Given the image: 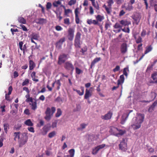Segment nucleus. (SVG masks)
I'll list each match as a JSON object with an SVG mask.
<instances>
[{"instance_id": "nucleus-30", "label": "nucleus", "mask_w": 157, "mask_h": 157, "mask_svg": "<svg viewBox=\"0 0 157 157\" xmlns=\"http://www.w3.org/2000/svg\"><path fill=\"white\" fill-rule=\"evenodd\" d=\"M96 18L97 20V21H98H98H101L104 19V16L100 15H98Z\"/></svg>"}, {"instance_id": "nucleus-49", "label": "nucleus", "mask_w": 157, "mask_h": 157, "mask_svg": "<svg viewBox=\"0 0 157 157\" xmlns=\"http://www.w3.org/2000/svg\"><path fill=\"white\" fill-rule=\"evenodd\" d=\"M135 38L136 39V42L137 43H139L142 41V39L140 36H139L137 38H136V37Z\"/></svg>"}, {"instance_id": "nucleus-19", "label": "nucleus", "mask_w": 157, "mask_h": 157, "mask_svg": "<svg viewBox=\"0 0 157 157\" xmlns=\"http://www.w3.org/2000/svg\"><path fill=\"white\" fill-rule=\"evenodd\" d=\"M132 18L134 20L133 23L138 25L140 21V17L138 15H135Z\"/></svg>"}, {"instance_id": "nucleus-12", "label": "nucleus", "mask_w": 157, "mask_h": 157, "mask_svg": "<svg viewBox=\"0 0 157 157\" xmlns=\"http://www.w3.org/2000/svg\"><path fill=\"white\" fill-rule=\"evenodd\" d=\"M152 49V47L151 46V45H149L148 46H147L146 48V50L144 52V54L142 56L140 57V58L139 59V60L137 61L136 62H134V63L135 64L136 63H138L139 61H140V60H141L144 57V55L145 54H146L150 52L151 51Z\"/></svg>"}, {"instance_id": "nucleus-37", "label": "nucleus", "mask_w": 157, "mask_h": 157, "mask_svg": "<svg viewBox=\"0 0 157 157\" xmlns=\"http://www.w3.org/2000/svg\"><path fill=\"white\" fill-rule=\"evenodd\" d=\"M4 130L6 133H7L8 131V129L9 128V125L7 123H5L4 124Z\"/></svg>"}, {"instance_id": "nucleus-7", "label": "nucleus", "mask_w": 157, "mask_h": 157, "mask_svg": "<svg viewBox=\"0 0 157 157\" xmlns=\"http://www.w3.org/2000/svg\"><path fill=\"white\" fill-rule=\"evenodd\" d=\"M156 96V94L154 91H152L148 97V99L149 100L148 101L144 100L141 101L142 102H150L152 101L155 98Z\"/></svg>"}, {"instance_id": "nucleus-48", "label": "nucleus", "mask_w": 157, "mask_h": 157, "mask_svg": "<svg viewBox=\"0 0 157 157\" xmlns=\"http://www.w3.org/2000/svg\"><path fill=\"white\" fill-rule=\"evenodd\" d=\"M75 70L77 74L79 75L82 73V71L77 67L75 68Z\"/></svg>"}, {"instance_id": "nucleus-28", "label": "nucleus", "mask_w": 157, "mask_h": 157, "mask_svg": "<svg viewBox=\"0 0 157 157\" xmlns=\"http://www.w3.org/2000/svg\"><path fill=\"white\" fill-rule=\"evenodd\" d=\"M29 69L30 70H32L35 67V65L33 60H29Z\"/></svg>"}, {"instance_id": "nucleus-61", "label": "nucleus", "mask_w": 157, "mask_h": 157, "mask_svg": "<svg viewBox=\"0 0 157 157\" xmlns=\"http://www.w3.org/2000/svg\"><path fill=\"white\" fill-rule=\"evenodd\" d=\"M120 69V67L119 66H117L115 68L113 69V71L114 72H115L118 71Z\"/></svg>"}, {"instance_id": "nucleus-60", "label": "nucleus", "mask_w": 157, "mask_h": 157, "mask_svg": "<svg viewBox=\"0 0 157 157\" xmlns=\"http://www.w3.org/2000/svg\"><path fill=\"white\" fill-rule=\"evenodd\" d=\"M12 87L11 86H10L8 88V94H6L8 95H10L12 91Z\"/></svg>"}, {"instance_id": "nucleus-39", "label": "nucleus", "mask_w": 157, "mask_h": 157, "mask_svg": "<svg viewBox=\"0 0 157 157\" xmlns=\"http://www.w3.org/2000/svg\"><path fill=\"white\" fill-rule=\"evenodd\" d=\"M32 109L33 110H35L37 108V103L36 101H35L32 103L31 104Z\"/></svg>"}, {"instance_id": "nucleus-35", "label": "nucleus", "mask_w": 157, "mask_h": 157, "mask_svg": "<svg viewBox=\"0 0 157 157\" xmlns=\"http://www.w3.org/2000/svg\"><path fill=\"white\" fill-rule=\"evenodd\" d=\"M18 21L20 23L23 24H25L26 23L25 20L23 17H19L18 18Z\"/></svg>"}, {"instance_id": "nucleus-59", "label": "nucleus", "mask_w": 157, "mask_h": 157, "mask_svg": "<svg viewBox=\"0 0 157 157\" xmlns=\"http://www.w3.org/2000/svg\"><path fill=\"white\" fill-rule=\"evenodd\" d=\"M55 101L58 102H63L62 98L60 97H58L55 100Z\"/></svg>"}, {"instance_id": "nucleus-36", "label": "nucleus", "mask_w": 157, "mask_h": 157, "mask_svg": "<svg viewBox=\"0 0 157 157\" xmlns=\"http://www.w3.org/2000/svg\"><path fill=\"white\" fill-rule=\"evenodd\" d=\"M46 22V20L45 19L40 18L38 20V23L40 24H43L44 23H45Z\"/></svg>"}, {"instance_id": "nucleus-56", "label": "nucleus", "mask_w": 157, "mask_h": 157, "mask_svg": "<svg viewBox=\"0 0 157 157\" xmlns=\"http://www.w3.org/2000/svg\"><path fill=\"white\" fill-rule=\"evenodd\" d=\"M5 107L6 105H0V109H1V111L2 112H4L5 111Z\"/></svg>"}, {"instance_id": "nucleus-6", "label": "nucleus", "mask_w": 157, "mask_h": 157, "mask_svg": "<svg viewBox=\"0 0 157 157\" xmlns=\"http://www.w3.org/2000/svg\"><path fill=\"white\" fill-rule=\"evenodd\" d=\"M81 34L80 32L77 33L75 40V45L76 47L80 48V39Z\"/></svg>"}, {"instance_id": "nucleus-26", "label": "nucleus", "mask_w": 157, "mask_h": 157, "mask_svg": "<svg viewBox=\"0 0 157 157\" xmlns=\"http://www.w3.org/2000/svg\"><path fill=\"white\" fill-rule=\"evenodd\" d=\"M157 104V100H156L153 104L149 108L148 111L149 112H152L154 108Z\"/></svg>"}, {"instance_id": "nucleus-23", "label": "nucleus", "mask_w": 157, "mask_h": 157, "mask_svg": "<svg viewBox=\"0 0 157 157\" xmlns=\"http://www.w3.org/2000/svg\"><path fill=\"white\" fill-rule=\"evenodd\" d=\"M101 60V58L100 57L96 58H95L93 61L91 62L90 68H92V67L94 66L95 63L98 62Z\"/></svg>"}, {"instance_id": "nucleus-29", "label": "nucleus", "mask_w": 157, "mask_h": 157, "mask_svg": "<svg viewBox=\"0 0 157 157\" xmlns=\"http://www.w3.org/2000/svg\"><path fill=\"white\" fill-rule=\"evenodd\" d=\"M61 4V2L60 0L55 1L52 3L53 6L54 7H57L59 5Z\"/></svg>"}, {"instance_id": "nucleus-63", "label": "nucleus", "mask_w": 157, "mask_h": 157, "mask_svg": "<svg viewBox=\"0 0 157 157\" xmlns=\"http://www.w3.org/2000/svg\"><path fill=\"white\" fill-rule=\"evenodd\" d=\"M20 27H21L22 28V29L23 31H27V29L25 27V26L22 25H20Z\"/></svg>"}, {"instance_id": "nucleus-40", "label": "nucleus", "mask_w": 157, "mask_h": 157, "mask_svg": "<svg viewBox=\"0 0 157 157\" xmlns=\"http://www.w3.org/2000/svg\"><path fill=\"white\" fill-rule=\"evenodd\" d=\"M62 114V111L60 109H58L57 112L56 114V117H59Z\"/></svg>"}, {"instance_id": "nucleus-64", "label": "nucleus", "mask_w": 157, "mask_h": 157, "mask_svg": "<svg viewBox=\"0 0 157 157\" xmlns=\"http://www.w3.org/2000/svg\"><path fill=\"white\" fill-rule=\"evenodd\" d=\"M21 124H18L15 126V128L16 130H19L21 127Z\"/></svg>"}, {"instance_id": "nucleus-13", "label": "nucleus", "mask_w": 157, "mask_h": 157, "mask_svg": "<svg viewBox=\"0 0 157 157\" xmlns=\"http://www.w3.org/2000/svg\"><path fill=\"white\" fill-rule=\"evenodd\" d=\"M105 144H103L100 145H99L97 147H96L94 148L92 151V153L93 154L95 155L96 154L98 151L101 149L103 148L105 146Z\"/></svg>"}, {"instance_id": "nucleus-4", "label": "nucleus", "mask_w": 157, "mask_h": 157, "mask_svg": "<svg viewBox=\"0 0 157 157\" xmlns=\"http://www.w3.org/2000/svg\"><path fill=\"white\" fill-rule=\"evenodd\" d=\"M28 139L27 133H22L18 140L19 146L21 147H22L27 142Z\"/></svg>"}, {"instance_id": "nucleus-34", "label": "nucleus", "mask_w": 157, "mask_h": 157, "mask_svg": "<svg viewBox=\"0 0 157 157\" xmlns=\"http://www.w3.org/2000/svg\"><path fill=\"white\" fill-rule=\"evenodd\" d=\"M25 124L29 126H32L33 125V123L31 122V121L30 119H28L25 122Z\"/></svg>"}, {"instance_id": "nucleus-42", "label": "nucleus", "mask_w": 157, "mask_h": 157, "mask_svg": "<svg viewBox=\"0 0 157 157\" xmlns=\"http://www.w3.org/2000/svg\"><path fill=\"white\" fill-rule=\"evenodd\" d=\"M20 133L19 132H15L14 133V140H16V138H18V139H20Z\"/></svg>"}, {"instance_id": "nucleus-25", "label": "nucleus", "mask_w": 157, "mask_h": 157, "mask_svg": "<svg viewBox=\"0 0 157 157\" xmlns=\"http://www.w3.org/2000/svg\"><path fill=\"white\" fill-rule=\"evenodd\" d=\"M87 22L88 24L90 25L93 24L94 25H97L98 24V22L95 20H92V19H88Z\"/></svg>"}, {"instance_id": "nucleus-41", "label": "nucleus", "mask_w": 157, "mask_h": 157, "mask_svg": "<svg viewBox=\"0 0 157 157\" xmlns=\"http://www.w3.org/2000/svg\"><path fill=\"white\" fill-rule=\"evenodd\" d=\"M56 133L55 131H53L48 134V136L50 138H52L56 135Z\"/></svg>"}, {"instance_id": "nucleus-22", "label": "nucleus", "mask_w": 157, "mask_h": 157, "mask_svg": "<svg viewBox=\"0 0 157 157\" xmlns=\"http://www.w3.org/2000/svg\"><path fill=\"white\" fill-rule=\"evenodd\" d=\"M124 75H120V79L118 80L117 85H119L120 84H121L124 82Z\"/></svg>"}, {"instance_id": "nucleus-57", "label": "nucleus", "mask_w": 157, "mask_h": 157, "mask_svg": "<svg viewBox=\"0 0 157 157\" xmlns=\"http://www.w3.org/2000/svg\"><path fill=\"white\" fill-rule=\"evenodd\" d=\"M55 29L57 31H60L63 30L62 28L59 25L56 26L55 27Z\"/></svg>"}, {"instance_id": "nucleus-52", "label": "nucleus", "mask_w": 157, "mask_h": 157, "mask_svg": "<svg viewBox=\"0 0 157 157\" xmlns=\"http://www.w3.org/2000/svg\"><path fill=\"white\" fill-rule=\"evenodd\" d=\"M113 27L115 29L121 28L122 27L119 23H116L114 25Z\"/></svg>"}, {"instance_id": "nucleus-16", "label": "nucleus", "mask_w": 157, "mask_h": 157, "mask_svg": "<svg viewBox=\"0 0 157 157\" xmlns=\"http://www.w3.org/2000/svg\"><path fill=\"white\" fill-rule=\"evenodd\" d=\"M65 41V38L64 37L60 39L56 44V47L58 48H60L62 46L63 42Z\"/></svg>"}, {"instance_id": "nucleus-3", "label": "nucleus", "mask_w": 157, "mask_h": 157, "mask_svg": "<svg viewBox=\"0 0 157 157\" xmlns=\"http://www.w3.org/2000/svg\"><path fill=\"white\" fill-rule=\"evenodd\" d=\"M55 111L56 108L54 107H52L51 109L47 107L45 112L46 115L44 117L45 119L48 121H49Z\"/></svg>"}, {"instance_id": "nucleus-21", "label": "nucleus", "mask_w": 157, "mask_h": 157, "mask_svg": "<svg viewBox=\"0 0 157 157\" xmlns=\"http://www.w3.org/2000/svg\"><path fill=\"white\" fill-rule=\"evenodd\" d=\"M91 96V93L90 90L86 89V90L85 94L84 95V98L87 99Z\"/></svg>"}, {"instance_id": "nucleus-47", "label": "nucleus", "mask_w": 157, "mask_h": 157, "mask_svg": "<svg viewBox=\"0 0 157 157\" xmlns=\"http://www.w3.org/2000/svg\"><path fill=\"white\" fill-rule=\"evenodd\" d=\"M52 6V3L50 2H48L46 5V9L47 10L50 9Z\"/></svg>"}, {"instance_id": "nucleus-27", "label": "nucleus", "mask_w": 157, "mask_h": 157, "mask_svg": "<svg viewBox=\"0 0 157 157\" xmlns=\"http://www.w3.org/2000/svg\"><path fill=\"white\" fill-rule=\"evenodd\" d=\"M124 8L126 10L130 11L133 9V7L131 4L128 3L127 6H124Z\"/></svg>"}, {"instance_id": "nucleus-24", "label": "nucleus", "mask_w": 157, "mask_h": 157, "mask_svg": "<svg viewBox=\"0 0 157 157\" xmlns=\"http://www.w3.org/2000/svg\"><path fill=\"white\" fill-rule=\"evenodd\" d=\"M39 37L40 36L39 33H33L31 35V38H32V39L35 40H38Z\"/></svg>"}, {"instance_id": "nucleus-32", "label": "nucleus", "mask_w": 157, "mask_h": 157, "mask_svg": "<svg viewBox=\"0 0 157 157\" xmlns=\"http://www.w3.org/2000/svg\"><path fill=\"white\" fill-rule=\"evenodd\" d=\"M92 2V5L94 6V7L97 10H99V7L98 3V2H97L96 3L95 2V1Z\"/></svg>"}, {"instance_id": "nucleus-38", "label": "nucleus", "mask_w": 157, "mask_h": 157, "mask_svg": "<svg viewBox=\"0 0 157 157\" xmlns=\"http://www.w3.org/2000/svg\"><path fill=\"white\" fill-rule=\"evenodd\" d=\"M103 7H104L107 13L109 14H110L111 11V7H109V8L107 7L105 5H104Z\"/></svg>"}, {"instance_id": "nucleus-31", "label": "nucleus", "mask_w": 157, "mask_h": 157, "mask_svg": "<svg viewBox=\"0 0 157 157\" xmlns=\"http://www.w3.org/2000/svg\"><path fill=\"white\" fill-rule=\"evenodd\" d=\"M36 74V73L35 72H33L31 75V77L32 78V80L33 81H35L36 82H37L39 81V80L35 78Z\"/></svg>"}, {"instance_id": "nucleus-62", "label": "nucleus", "mask_w": 157, "mask_h": 157, "mask_svg": "<svg viewBox=\"0 0 157 157\" xmlns=\"http://www.w3.org/2000/svg\"><path fill=\"white\" fill-rule=\"evenodd\" d=\"M90 13L92 15L94 13V11L93 7L91 6H90L89 8Z\"/></svg>"}, {"instance_id": "nucleus-51", "label": "nucleus", "mask_w": 157, "mask_h": 157, "mask_svg": "<svg viewBox=\"0 0 157 157\" xmlns=\"http://www.w3.org/2000/svg\"><path fill=\"white\" fill-rule=\"evenodd\" d=\"M76 2V0H71L69 2L68 4L69 6H71L72 5L75 4Z\"/></svg>"}, {"instance_id": "nucleus-53", "label": "nucleus", "mask_w": 157, "mask_h": 157, "mask_svg": "<svg viewBox=\"0 0 157 157\" xmlns=\"http://www.w3.org/2000/svg\"><path fill=\"white\" fill-rule=\"evenodd\" d=\"M64 23L65 24L69 25L70 24V20L68 18H66L64 19Z\"/></svg>"}, {"instance_id": "nucleus-20", "label": "nucleus", "mask_w": 157, "mask_h": 157, "mask_svg": "<svg viewBox=\"0 0 157 157\" xmlns=\"http://www.w3.org/2000/svg\"><path fill=\"white\" fill-rule=\"evenodd\" d=\"M120 23L122 25L124 26H128L131 24L129 21H128L126 20H122L120 21Z\"/></svg>"}, {"instance_id": "nucleus-55", "label": "nucleus", "mask_w": 157, "mask_h": 157, "mask_svg": "<svg viewBox=\"0 0 157 157\" xmlns=\"http://www.w3.org/2000/svg\"><path fill=\"white\" fill-rule=\"evenodd\" d=\"M121 30L125 33H129L130 32V29L128 27H127L126 29L125 28L122 29Z\"/></svg>"}, {"instance_id": "nucleus-45", "label": "nucleus", "mask_w": 157, "mask_h": 157, "mask_svg": "<svg viewBox=\"0 0 157 157\" xmlns=\"http://www.w3.org/2000/svg\"><path fill=\"white\" fill-rule=\"evenodd\" d=\"M156 76H157V72H154L151 75V78L154 80H157Z\"/></svg>"}, {"instance_id": "nucleus-14", "label": "nucleus", "mask_w": 157, "mask_h": 157, "mask_svg": "<svg viewBox=\"0 0 157 157\" xmlns=\"http://www.w3.org/2000/svg\"><path fill=\"white\" fill-rule=\"evenodd\" d=\"M64 67L67 69L73 71L74 67L72 64L69 62H67L65 63Z\"/></svg>"}, {"instance_id": "nucleus-46", "label": "nucleus", "mask_w": 157, "mask_h": 157, "mask_svg": "<svg viewBox=\"0 0 157 157\" xmlns=\"http://www.w3.org/2000/svg\"><path fill=\"white\" fill-rule=\"evenodd\" d=\"M87 125V124L84 123L82 124H80V128H78V130H82L85 128L86 127Z\"/></svg>"}, {"instance_id": "nucleus-10", "label": "nucleus", "mask_w": 157, "mask_h": 157, "mask_svg": "<svg viewBox=\"0 0 157 157\" xmlns=\"http://www.w3.org/2000/svg\"><path fill=\"white\" fill-rule=\"evenodd\" d=\"M74 29H73L70 28L68 30V38L70 41L73 40L74 37Z\"/></svg>"}, {"instance_id": "nucleus-33", "label": "nucleus", "mask_w": 157, "mask_h": 157, "mask_svg": "<svg viewBox=\"0 0 157 157\" xmlns=\"http://www.w3.org/2000/svg\"><path fill=\"white\" fill-rule=\"evenodd\" d=\"M72 13V11L70 9H65L64 15L67 17H69V14Z\"/></svg>"}, {"instance_id": "nucleus-5", "label": "nucleus", "mask_w": 157, "mask_h": 157, "mask_svg": "<svg viewBox=\"0 0 157 157\" xmlns=\"http://www.w3.org/2000/svg\"><path fill=\"white\" fill-rule=\"evenodd\" d=\"M127 140L126 138L123 139L119 145V148L122 151H125L127 149Z\"/></svg>"}, {"instance_id": "nucleus-15", "label": "nucleus", "mask_w": 157, "mask_h": 157, "mask_svg": "<svg viewBox=\"0 0 157 157\" xmlns=\"http://www.w3.org/2000/svg\"><path fill=\"white\" fill-rule=\"evenodd\" d=\"M120 51L123 54H125L127 51V44L125 43H123L121 46Z\"/></svg>"}, {"instance_id": "nucleus-2", "label": "nucleus", "mask_w": 157, "mask_h": 157, "mask_svg": "<svg viewBox=\"0 0 157 157\" xmlns=\"http://www.w3.org/2000/svg\"><path fill=\"white\" fill-rule=\"evenodd\" d=\"M109 132L112 135L119 137L123 135L125 133V131L114 127H111L110 128Z\"/></svg>"}, {"instance_id": "nucleus-50", "label": "nucleus", "mask_w": 157, "mask_h": 157, "mask_svg": "<svg viewBox=\"0 0 157 157\" xmlns=\"http://www.w3.org/2000/svg\"><path fill=\"white\" fill-rule=\"evenodd\" d=\"M150 4L151 6H153L156 4V1L155 0H149Z\"/></svg>"}, {"instance_id": "nucleus-8", "label": "nucleus", "mask_w": 157, "mask_h": 157, "mask_svg": "<svg viewBox=\"0 0 157 157\" xmlns=\"http://www.w3.org/2000/svg\"><path fill=\"white\" fill-rule=\"evenodd\" d=\"M51 127V125L49 123L45 125L42 128L41 134L43 135H46L48 131L50 130Z\"/></svg>"}, {"instance_id": "nucleus-1", "label": "nucleus", "mask_w": 157, "mask_h": 157, "mask_svg": "<svg viewBox=\"0 0 157 157\" xmlns=\"http://www.w3.org/2000/svg\"><path fill=\"white\" fill-rule=\"evenodd\" d=\"M144 116L143 114L137 113L135 119H133L131 126L134 129H137L140 128L141 124L143 122Z\"/></svg>"}, {"instance_id": "nucleus-43", "label": "nucleus", "mask_w": 157, "mask_h": 157, "mask_svg": "<svg viewBox=\"0 0 157 157\" xmlns=\"http://www.w3.org/2000/svg\"><path fill=\"white\" fill-rule=\"evenodd\" d=\"M81 109V106L79 104H77L76 105V108L74 109L73 111L76 112L79 111Z\"/></svg>"}, {"instance_id": "nucleus-44", "label": "nucleus", "mask_w": 157, "mask_h": 157, "mask_svg": "<svg viewBox=\"0 0 157 157\" xmlns=\"http://www.w3.org/2000/svg\"><path fill=\"white\" fill-rule=\"evenodd\" d=\"M129 70L128 67H125L124 68L123 71V74L127 77L128 75L127 72Z\"/></svg>"}, {"instance_id": "nucleus-11", "label": "nucleus", "mask_w": 157, "mask_h": 157, "mask_svg": "<svg viewBox=\"0 0 157 157\" xmlns=\"http://www.w3.org/2000/svg\"><path fill=\"white\" fill-rule=\"evenodd\" d=\"M67 55L65 54H63L62 55H61L59 57L58 64H61L62 63H63L67 59Z\"/></svg>"}, {"instance_id": "nucleus-9", "label": "nucleus", "mask_w": 157, "mask_h": 157, "mask_svg": "<svg viewBox=\"0 0 157 157\" xmlns=\"http://www.w3.org/2000/svg\"><path fill=\"white\" fill-rule=\"evenodd\" d=\"M132 111V110H130L128 111H127L123 114L121 117V123L122 124H124V123L126 121L127 119L129 113Z\"/></svg>"}, {"instance_id": "nucleus-54", "label": "nucleus", "mask_w": 157, "mask_h": 157, "mask_svg": "<svg viewBox=\"0 0 157 157\" xmlns=\"http://www.w3.org/2000/svg\"><path fill=\"white\" fill-rule=\"evenodd\" d=\"M107 3L108 4V6L109 7H111L113 3L114 2L113 0H108Z\"/></svg>"}, {"instance_id": "nucleus-17", "label": "nucleus", "mask_w": 157, "mask_h": 157, "mask_svg": "<svg viewBox=\"0 0 157 157\" xmlns=\"http://www.w3.org/2000/svg\"><path fill=\"white\" fill-rule=\"evenodd\" d=\"M112 115V113L110 112H109L104 115L101 116V118L102 119L107 120L110 119Z\"/></svg>"}, {"instance_id": "nucleus-18", "label": "nucleus", "mask_w": 157, "mask_h": 157, "mask_svg": "<svg viewBox=\"0 0 157 157\" xmlns=\"http://www.w3.org/2000/svg\"><path fill=\"white\" fill-rule=\"evenodd\" d=\"M68 152L69 155H65L64 156V157H74L75 153V150L74 149H71L69 150Z\"/></svg>"}, {"instance_id": "nucleus-58", "label": "nucleus", "mask_w": 157, "mask_h": 157, "mask_svg": "<svg viewBox=\"0 0 157 157\" xmlns=\"http://www.w3.org/2000/svg\"><path fill=\"white\" fill-rule=\"evenodd\" d=\"M29 83V80L28 79H26L23 82L22 85L24 86L28 84Z\"/></svg>"}]
</instances>
